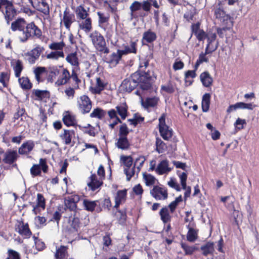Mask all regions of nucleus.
<instances>
[{
  "instance_id": "393cba45",
  "label": "nucleus",
  "mask_w": 259,
  "mask_h": 259,
  "mask_svg": "<svg viewBox=\"0 0 259 259\" xmlns=\"http://www.w3.org/2000/svg\"><path fill=\"white\" fill-rule=\"evenodd\" d=\"M27 24L24 18H19L11 23V29L13 31H18L20 32Z\"/></svg>"
},
{
  "instance_id": "de8ad7c7",
  "label": "nucleus",
  "mask_w": 259,
  "mask_h": 259,
  "mask_svg": "<svg viewBox=\"0 0 259 259\" xmlns=\"http://www.w3.org/2000/svg\"><path fill=\"white\" fill-rule=\"evenodd\" d=\"M64 54L63 51H54L46 55L48 59L57 60L59 58H64Z\"/></svg>"
},
{
  "instance_id": "e433bc0d",
  "label": "nucleus",
  "mask_w": 259,
  "mask_h": 259,
  "mask_svg": "<svg viewBox=\"0 0 259 259\" xmlns=\"http://www.w3.org/2000/svg\"><path fill=\"white\" fill-rule=\"evenodd\" d=\"M66 60L68 63L75 67H77L79 65L78 59L76 53L68 54L66 58Z\"/></svg>"
},
{
  "instance_id": "ddd939ff",
  "label": "nucleus",
  "mask_w": 259,
  "mask_h": 259,
  "mask_svg": "<svg viewBox=\"0 0 259 259\" xmlns=\"http://www.w3.org/2000/svg\"><path fill=\"white\" fill-rule=\"evenodd\" d=\"M89 180L87 185L93 191L99 190L103 184V180L99 178L95 174H92Z\"/></svg>"
},
{
  "instance_id": "423d86ee",
  "label": "nucleus",
  "mask_w": 259,
  "mask_h": 259,
  "mask_svg": "<svg viewBox=\"0 0 259 259\" xmlns=\"http://www.w3.org/2000/svg\"><path fill=\"white\" fill-rule=\"evenodd\" d=\"M120 160L126 167L124 169V171L126 176L127 180L130 181L131 178L135 174L136 171V168L134 166L133 168H131L133 163L132 157L130 156H121Z\"/></svg>"
},
{
  "instance_id": "aec40b11",
  "label": "nucleus",
  "mask_w": 259,
  "mask_h": 259,
  "mask_svg": "<svg viewBox=\"0 0 259 259\" xmlns=\"http://www.w3.org/2000/svg\"><path fill=\"white\" fill-rule=\"evenodd\" d=\"M126 195L127 191L125 189L119 190L117 192L114 197V208L117 209L120 204L125 202L126 199Z\"/></svg>"
},
{
  "instance_id": "dca6fc26",
  "label": "nucleus",
  "mask_w": 259,
  "mask_h": 259,
  "mask_svg": "<svg viewBox=\"0 0 259 259\" xmlns=\"http://www.w3.org/2000/svg\"><path fill=\"white\" fill-rule=\"evenodd\" d=\"M119 50L116 52H114L111 55L104 57V61L109 64L111 66H115L121 59L122 56Z\"/></svg>"
},
{
  "instance_id": "e2e57ef3",
  "label": "nucleus",
  "mask_w": 259,
  "mask_h": 259,
  "mask_svg": "<svg viewBox=\"0 0 259 259\" xmlns=\"http://www.w3.org/2000/svg\"><path fill=\"white\" fill-rule=\"evenodd\" d=\"M181 247L185 251L186 255H191L193 253L195 250L196 249V248L194 246H189L187 244L182 243Z\"/></svg>"
},
{
  "instance_id": "13d9d810",
  "label": "nucleus",
  "mask_w": 259,
  "mask_h": 259,
  "mask_svg": "<svg viewBox=\"0 0 259 259\" xmlns=\"http://www.w3.org/2000/svg\"><path fill=\"white\" fill-rule=\"evenodd\" d=\"M176 89L175 84L171 81H169L166 85L161 86V90L169 94L173 93L175 91Z\"/></svg>"
},
{
  "instance_id": "4468645a",
  "label": "nucleus",
  "mask_w": 259,
  "mask_h": 259,
  "mask_svg": "<svg viewBox=\"0 0 259 259\" xmlns=\"http://www.w3.org/2000/svg\"><path fill=\"white\" fill-rule=\"evenodd\" d=\"M15 230L22 236L29 237L31 235L28 224H24L22 221H17L15 224Z\"/></svg>"
},
{
  "instance_id": "2eb2a0df",
  "label": "nucleus",
  "mask_w": 259,
  "mask_h": 259,
  "mask_svg": "<svg viewBox=\"0 0 259 259\" xmlns=\"http://www.w3.org/2000/svg\"><path fill=\"white\" fill-rule=\"evenodd\" d=\"M255 107L253 103H245L244 102H237L235 104L230 105L227 110V113H229L237 109H248L252 110Z\"/></svg>"
},
{
  "instance_id": "864d4df0",
  "label": "nucleus",
  "mask_w": 259,
  "mask_h": 259,
  "mask_svg": "<svg viewBox=\"0 0 259 259\" xmlns=\"http://www.w3.org/2000/svg\"><path fill=\"white\" fill-rule=\"evenodd\" d=\"M33 94L37 97V100H42L44 98H47L49 95V93L47 91L34 90L33 91Z\"/></svg>"
},
{
  "instance_id": "9b49d317",
  "label": "nucleus",
  "mask_w": 259,
  "mask_h": 259,
  "mask_svg": "<svg viewBox=\"0 0 259 259\" xmlns=\"http://www.w3.org/2000/svg\"><path fill=\"white\" fill-rule=\"evenodd\" d=\"M78 108L83 114L89 113L92 108V103L89 98L86 95L80 97L78 100Z\"/></svg>"
},
{
  "instance_id": "72a5a7b5",
  "label": "nucleus",
  "mask_w": 259,
  "mask_h": 259,
  "mask_svg": "<svg viewBox=\"0 0 259 259\" xmlns=\"http://www.w3.org/2000/svg\"><path fill=\"white\" fill-rule=\"evenodd\" d=\"M116 147L122 150H126L130 147V143L127 137H119L117 142L115 143Z\"/></svg>"
},
{
  "instance_id": "f704fd0d",
  "label": "nucleus",
  "mask_w": 259,
  "mask_h": 259,
  "mask_svg": "<svg viewBox=\"0 0 259 259\" xmlns=\"http://www.w3.org/2000/svg\"><path fill=\"white\" fill-rule=\"evenodd\" d=\"M104 82L99 77L96 78V83L95 86L92 88V92L95 94H100L105 87Z\"/></svg>"
},
{
  "instance_id": "a19ab883",
  "label": "nucleus",
  "mask_w": 259,
  "mask_h": 259,
  "mask_svg": "<svg viewBox=\"0 0 259 259\" xmlns=\"http://www.w3.org/2000/svg\"><path fill=\"white\" fill-rule=\"evenodd\" d=\"M209 54H206V51L205 50V52H201L198 57V59L197 60L195 64L194 68H195V70H197L200 65V64L203 63V62L207 63L209 61V58L207 56Z\"/></svg>"
},
{
  "instance_id": "b1692460",
  "label": "nucleus",
  "mask_w": 259,
  "mask_h": 259,
  "mask_svg": "<svg viewBox=\"0 0 259 259\" xmlns=\"http://www.w3.org/2000/svg\"><path fill=\"white\" fill-rule=\"evenodd\" d=\"M63 121L66 126H74L77 124L75 116L69 111H65L63 114Z\"/></svg>"
},
{
  "instance_id": "f03ea898",
  "label": "nucleus",
  "mask_w": 259,
  "mask_h": 259,
  "mask_svg": "<svg viewBox=\"0 0 259 259\" xmlns=\"http://www.w3.org/2000/svg\"><path fill=\"white\" fill-rule=\"evenodd\" d=\"M18 37L21 42H25L29 39L34 37H39L41 35V31L34 22L27 23L24 28L18 32Z\"/></svg>"
},
{
  "instance_id": "3c124183",
  "label": "nucleus",
  "mask_w": 259,
  "mask_h": 259,
  "mask_svg": "<svg viewBox=\"0 0 259 259\" xmlns=\"http://www.w3.org/2000/svg\"><path fill=\"white\" fill-rule=\"evenodd\" d=\"M65 44L63 41L55 42L49 45V47L52 50L55 51H63Z\"/></svg>"
},
{
  "instance_id": "c9c22d12",
  "label": "nucleus",
  "mask_w": 259,
  "mask_h": 259,
  "mask_svg": "<svg viewBox=\"0 0 259 259\" xmlns=\"http://www.w3.org/2000/svg\"><path fill=\"white\" fill-rule=\"evenodd\" d=\"M210 95L205 93L202 97L201 107L202 111L206 112L209 110L210 105Z\"/></svg>"
},
{
  "instance_id": "338daca9",
  "label": "nucleus",
  "mask_w": 259,
  "mask_h": 259,
  "mask_svg": "<svg viewBox=\"0 0 259 259\" xmlns=\"http://www.w3.org/2000/svg\"><path fill=\"white\" fill-rule=\"evenodd\" d=\"M219 43L218 41L215 42H211V44H207L205 50L206 54H211L215 51L218 48Z\"/></svg>"
},
{
  "instance_id": "cd10ccee",
  "label": "nucleus",
  "mask_w": 259,
  "mask_h": 259,
  "mask_svg": "<svg viewBox=\"0 0 259 259\" xmlns=\"http://www.w3.org/2000/svg\"><path fill=\"white\" fill-rule=\"evenodd\" d=\"M200 79L203 85L205 87H210L213 82V79L207 71H204L200 75Z\"/></svg>"
},
{
  "instance_id": "f257e3e1",
  "label": "nucleus",
  "mask_w": 259,
  "mask_h": 259,
  "mask_svg": "<svg viewBox=\"0 0 259 259\" xmlns=\"http://www.w3.org/2000/svg\"><path fill=\"white\" fill-rule=\"evenodd\" d=\"M153 81L152 76L148 73L144 75L136 71L130 77L123 81L122 86L128 93L131 92L138 85L143 91L148 90L151 88Z\"/></svg>"
},
{
  "instance_id": "052dcab7",
  "label": "nucleus",
  "mask_w": 259,
  "mask_h": 259,
  "mask_svg": "<svg viewBox=\"0 0 259 259\" xmlns=\"http://www.w3.org/2000/svg\"><path fill=\"white\" fill-rule=\"evenodd\" d=\"M246 124V120L240 118H238L234 124L236 130L238 131H240L243 129Z\"/></svg>"
},
{
  "instance_id": "4d7b16f0",
  "label": "nucleus",
  "mask_w": 259,
  "mask_h": 259,
  "mask_svg": "<svg viewBox=\"0 0 259 259\" xmlns=\"http://www.w3.org/2000/svg\"><path fill=\"white\" fill-rule=\"evenodd\" d=\"M97 15L99 17L98 23L100 26H101L102 24L107 23L109 20V15L108 14L98 12Z\"/></svg>"
},
{
  "instance_id": "69168bd1",
  "label": "nucleus",
  "mask_w": 259,
  "mask_h": 259,
  "mask_svg": "<svg viewBox=\"0 0 259 259\" xmlns=\"http://www.w3.org/2000/svg\"><path fill=\"white\" fill-rule=\"evenodd\" d=\"M46 68L44 67H37L34 70L35 77L38 82L40 80V75L46 71Z\"/></svg>"
},
{
  "instance_id": "412c9836",
  "label": "nucleus",
  "mask_w": 259,
  "mask_h": 259,
  "mask_svg": "<svg viewBox=\"0 0 259 259\" xmlns=\"http://www.w3.org/2000/svg\"><path fill=\"white\" fill-rule=\"evenodd\" d=\"M75 132L73 130H64L63 133L60 137L65 145H70L72 140L75 138Z\"/></svg>"
},
{
  "instance_id": "20e7f679",
  "label": "nucleus",
  "mask_w": 259,
  "mask_h": 259,
  "mask_svg": "<svg viewBox=\"0 0 259 259\" xmlns=\"http://www.w3.org/2000/svg\"><path fill=\"white\" fill-rule=\"evenodd\" d=\"M89 37L97 50L105 54L109 53V49L106 46L105 40L99 32L95 30L90 34Z\"/></svg>"
},
{
  "instance_id": "8fccbe9b",
  "label": "nucleus",
  "mask_w": 259,
  "mask_h": 259,
  "mask_svg": "<svg viewBox=\"0 0 259 259\" xmlns=\"http://www.w3.org/2000/svg\"><path fill=\"white\" fill-rule=\"evenodd\" d=\"M106 115V112L100 108L95 109L90 114V117L92 118H97L100 119H102Z\"/></svg>"
},
{
  "instance_id": "c85d7f7f",
  "label": "nucleus",
  "mask_w": 259,
  "mask_h": 259,
  "mask_svg": "<svg viewBox=\"0 0 259 259\" xmlns=\"http://www.w3.org/2000/svg\"><path fill=\"white\" fill-rule=\"evenodd\" d=\"M11 66L14 71L15 76L19 77L24 68L22 61L20 60H13L11 62Z\"/></svg>"
},
{
  "instance_id": "6ab92c4d",
  "label": "nucleus",
  "mask_w": 259,
  "mask_h": 259,
  "mask_svg": "<svg viewBox=\"0 0 259 259\" xmlns=\"http://www.w3.org/2000/svg\"><path fill=\"white\" fill-rule=\"evenodd\" d=\"M78 27L85 33H89L91 31L92 27V21L91 17L84 19L78 20Z\"/></svg>"
},
{
  "instance_id": "1a4fd4ad",
  "label": "nucleus",
  "mask_w": 259,
  "mask_h": 259,
  "mask_svg": "<svg viewBox=\"0 0 259 259\" xmlns=\"http://www.w3.org/2000/svg\"><path fill=\"white\" fill-rule=\"evenodd\" d=\"M32 6L47 16L50 15L48 4L44 0H28Z\"/></svg>"
},
{
  "instance_id": "603ef678",
  "label": "nucleus",
  "mask_w": 259,
  "mask_h": 259,
  "mask_svg": "<svg viewBox=\"0 0 259 259\" xmlns=\"http://www.w3.org/2000/svg\"><path fill=\"white\" fill-rule=\"evenodd\" d=\"M156 150L158 153H163L167 148L165 144L159 138H156Z\"/></svg>"
},
{
  "instance_id": "f8f14e48",
  "label": "nucleus",
  "mask_w": 259,
  "mask_h": 259,
  "mask_svg": "<svg viewBox=\"0 0 259 259\" xmlns=\"http://www.w3.org/2000/svg\"><path fill=\"white\" fill-rule=\"evenodd\" d=\"M75 21V18L74 14L70 12V11L66 8L63 13V18L61 20L60 25L63 23L66 29L69 30L71 25Z\"/></svg>"
},
{
  "instance_id": "bf43d9fd",
  "label": "nucleus",
  "mask_w": 259,
  "mask_h": 259,
  "mask_svg": "<svg viewBox=\"0 0 259 259\" xmlns=\"http://www.w3.org/2000/svg\"><path fill=\"white\" fill-rule=\"evenodd\" d=\"M182 201V196H180L177 197L174 201H172L168 205V206L167 207H168V208L169 209L171 213H173L175 211L179 203Z\"/></svg>"
},
{
  "instance_id": "58836bf2",
  "label": "nucleus",
  "mask_w": 259,
  "mask_h": 259,
  "mask_svg": "<svg viewBox=\"0 0 259 259\" xmlns=\"http://www.w3.org/2000/svg\"><path fill=\"white\" fill-rule=\"evenodd\" d=\"M159 214L161 220L164 223H166L170 221L171 217L168 207L165 206L162 208L159 212Z\"/></svg>"
},
{
  "instance_id": "a878e982",
  "label": "nucleus",
  "mask_w": 259,
  "mask_h": 259,
  "mask_svg": "<svg viewBox=\"0 0 259 259\" xmlns=\"http://www.w3.org/2000/svg\"><path fill=\"white\" fill-rule=\"evenodd\" d=\"M89 10V8H88V10H87L82 5H80L77 7L75 12L77 19V21L90 17L88 12Z\"/></svg>"
},
{
  "instance_id": "7c9ffc66",
  "label": "nucleus",
  "mask_w": 259,
  "mask_h": 259,
  "mask_svg": "<svg viewBox=\"0 0 259 259\" xmlns=\"http://www.w3.org/2000/svg\"><path fill=\"white\" fill-rule=\"evenodd\" d=\"M68 256L67 247L61 245L56 249L55 259H66Z\"/></svg>"
},
{
  "instance_id": "a211bd4d",
  "label": "nucleus",
  "mask_w": 259,
  "mask_h": 259,
  "mask_svg": "<svg viewBox=\"0 0 259 259\" xmlns=\"http://www.w3.org/2000/svg\"><path fill=\"white\" fill-rule=\"evenodd\" d=\"M18 157L16 150H8L4 153L3 161L6 164H12L17 160Z\"/></svg>"
},
{
  "instance_id": "bb28decb",
  "label": "nucleus",
  "mask_w": 259,
  "mask_h": 259,
  "mask_svg": "<svg viewBox=\"0 0 259 259\" xmlns=\"http://www.w3.org/2000/svg\"><path fill=\"white\" fill-rule=\"evenodd\" d=\"M159 98L156 97H148L145 100L142 99L141 104L145 109L155 107L158 102Z\"/></svg>"
},
{
  "instance_id": "680f3d73",
  "label": "nucleus",
  "mask_w": 259,
  "mask_h": 259,
  "mask_svg": "<svg viewBox=\"0 0 259 259\" xmlns=\"http://www.w3.org/2000/svg\"><path fill=\"white\" fill-rule=\"evenodd\" d=\"M143 179L147 186H151L153 185L155 182V178L154 176L150 174H143Z\"/></svg>"
},
{
  "instance_id": "2f4dec72",
  "label": "nucleus",
  "mask_w": 259,
  "mask_h": 259,
  "mask_svg": "<svg viewBox=\"0 0 259 259\" xmlns=\"http://www.w3.org/2000/svg\"><path fill=\"white\" fill-rule=\"evenodd\" d=\"M137 42L135 41H131L128 45L123 46V49L120 50L122 55H125L130 53H135L137 52Z\"/></svg>"
},
{
  "instance_id": "6e6d98bb",
  "label": "nucleus",
  "mask_w": 259,
  "mask_h": 259,
  "mask_svg": "<svg viewBox=\"0 0 259 259\" xmlns=\"http://www.w3.org/2000/svg\"><path fill=\"white\" fill-rule=\"evenodd\" d=\"M149 65V62L147 60H141L140 61V65H139V70L138 71L139 73H141V75H145L148 73L150 75V73L149 71H146V69Z\"/></svg>"
},
{
  "instance_id": "09e8293b",
  "label": "nucleus",
  "mask_w": 259,
  "mask_h": 259,
  "mask_svg": "<svg viewBox=\"0 0 259 259\" xmlns=\"http://www.w3.org/2000/svg\"><path fill=\"white\" fill-rule=\"evenodd\" d=\"M18 81L21 87L23 89L29 90L32 87V84L27 77H22L19 78Z\"/></svg>"
},
{
  "instance_id": "774afa93",
  "label": "nucleus",
  "mask_w": 259,
  "mask_h": 259,
  "mask_svg": "<svg viewBox=\"0 0 259 259\" xmlns=\"http://www.w3.org/2000/svg\"><path fill=\"white\" fill-rule=\"evenodd\" d=\"M129 134V130L125 123H123L119 128V136L120 137H127Z\"/></svg>"
},
{
  "instance_id": "0e129e2a",
  "label": "nucleus",
  "mask_w": 259,
  "mask_h": 259,
  "mask_svg": "<svg viewBox=\"0 0 259 259\" xmlns=\"http://www.w3.org/2000/svg\"><path fill=\"white\" fill-rule=\"evenodd\" d=\"M45 50V48L39 45H37L29 52L37 59L39 58L41 53Z\"/></svg>"
},
{
  "instance_id": "5fc2aeb1",
  "label": "nucleus",
  "mask_w": 259,
  "mask_h": 259,
  "mask_svg": "<svg viewBox=\"0 0 259 259\" xmlns=\"http://www.w3.org/2000/svg\"><path fill=\"white\" fill-rule=\"evenodd\" d=\"M79 228V220L77 218H74L72 221L69 231L75 234H78V230Z\"/></svg>"
},
{
  "instance_id": "79ce46f5",
  "label": "nucleus",
  "mask_w": 259,
  "mask_h": 259,
  "mask_svg": "<svg viewBox=\"0 0 259 259\" xmlns=\"http://www.w3.org/2000/svg\"><path fill=\"white\" fill-rule=\"evenodd\" d=\"M145 160L146 158L144 156H140L135 159L134 162V167L136 168L135 174H138L140 172Z\"/></svg>"
},
{
  "instance_id": "6e6552de",
  "label": "nucleus",
  "mask_w": 259,
  "mask_h": 259,
  "mask_svg": "<svg viewBox=\"0 0 259 259\" xmlns=\"http://www.w3.org/2000/svg\"><path fill=\"white\" fill-rule=\"evenodd\" d=\"M150 194L157 200H165L168 197L167 189L159 186H154L150 191Z\"/></svg>"
},
{
  "instance_id": "0eeeda50",
  "label": "nucleus",
  "mask_w": 259,
  "mask_h": 259,
  "mask_svg": "<svg viewBox=\"0 0 259 259\" xmlns=\"http://www.w3.org/2000/svg\"><path fill=\"white\" fill-rule=\"evenodd\" d=\"M165 115L162 114L159 119V132L161 136L165 140H168L172 136V130L165 124Z\"/></svg>"
},
{
  "instance_id": "7ed1b4c3",
  "label": "nucleus",
  "mask_w": 259,
  "mask_h": 259,
  "mask_svg": "<svg viewBox=\"0 0 259 259\" xmlns=\"http://www.w3.org/2000/svg\"><path fill=\"white\" fill-rule=\"evenodd\" d=\"M70 79H72L75 82V88H79L78 83L80 82V80L78 78L76 73L73 70L71 74H70L69 71L66 68L62 69L55 84L57 87L64 85L68 83Z\"/></svg>"
},
{
  "instance_id": "49530a36",
  "label": "nucleus",
  "mask_w": 259,
  "mask_h": 259,
  "mask_svg": "<svg viewBox=\"0 0 259 259\" xmlns=\"http://www.w3.org/2000/svg\"><path fill=\"white\" fill-rule=\"evenodd\" d=\"M118 114L123 119H125L127 116V107L125 104H122L116 107Z\"/></svg>"
},
{
  "instance_id": "a18cd8bd",
  "label": "nucleus",
  "mask_w": 259,
  "mask_h": 259,
  "mask_svg": "<svg viewBox=\"0 0 259 259\" xmlns=\"http://www.w3.org/2000/svg\"><path fill=\"white\" fill-rule=\"evenodd\" d=\"M196 14V10L194 7H191L190 9H188L184 15V18L188 22L193 21L194 16Z\"/></svg>"
},
{
  "instance_id": "ea45409f",
  "label": "nucleus",
  "mask_w": 259,
  "mask_h": 259,
  "mask_svg": "<svg viewBox=\"0 0 259 259\" xmlns=\"http://www.w3.org/2000/svg\"><path fill=\"white\" fill-rule=\"evenodd\" d=\"M10 78V72L9 71L2 72L0 73V82L4 88H7Z\"/></svg>"
},
{
  "instance_id": "4c0bfd02",
  "label": "nucleus",
  "mask_w": 259,
  "mask_h": 259,
  "mask_svg": "<svg viewBox=\"0 0 259 259\" xmlns=\"http://www.w3.org/2000/svg\"><path fill=\"white\" fill-rule=\"evenodd\" d=\"M200 249L203 251L202 254L204 256L212 254L214 251L213 243L208 242L205 245L201 246Z\"/></svg>"
},
{
  "instance_id": "5701e85b",
  "label": "nucleus",
  "mask_w": 259,
  "mask_h": 259,
  "mask_svg": "<svg viewBox=\"0 0 259 259\" xmlns=\"http://www.w3.org/2000/svg\"><path fill=\"white\" fill-rule=\"evenodd\" d=\"M35 144L32 141H27L23 143L18 149V153L21 155L29 154L34 148Z\"/></svg>"
},
{
  "instance_id": "f3484780",
  "label": "nucleus",
  "mask_w": 259,
  "mask_h": 259,
  "mask_svg": "<svg viewBox=\"0 0 259 259\" xmlns=\"http://www.w3.org/2000/svg\"><path fill=\"white\" fill-rule=\"evenodd\" d=\"M172 168L169 166V161L165 159L161 161L158 163L156 167V172L159 175L167 174L171 171Z\"/></svg>"
},
{
  "instance_id": "4be33fe9",
  "label": "nucleus",
  "mask_w": 259,
  "mask_h": 259,
  "mask_svg": "<svg viewBox=\"0 0 259 259\" xmlns=\"http://www.w3.org/2000/svg\"><path fill=\"white\" fill-rule=\"evenodd\" d=\"M195 226V223L191 224V223L187 226V228L188 229L187 239L189 242H193L198 238V230L194 228Z\"/></svg>"
},
{
  "instance_id": "473e14b6",
  "label": "nucleus",
  "mask_w": 259,
  "mask_h": 259,
  "mask_svg": "<svg viewBox=\"0 0 259 259\" xmlns=\"http://www.w3.org/2000/svg\"><path fill=\"white\" fill-rule=\"evenodd\" d=\"M214 14L217 19L224 21L229 19V15H227L225 12L220 7H216L214 10Z\"/></svg>"
},
{
  "instance_id": "c756f323",
  "label": "nucleus",
  "mask_w": 259,
  "mask_h": 259,
  "mask_svg": "<svg viewBox=\"0 0 259 259\" xmlns=\"http://www.w3.org/2000/svg\"><path fill=\"white\" fill-rule=\"evenodd\" d=\"M46 202L44 196L40 193H38L37 195V204L33 206V212L35 214H36L38 212V207H41L44 210Z\"/></svg>"
},
{
  "instance_id": "c03bdc74",
  "label": "nucleus",
  "mask_w": 259,
  "mask_h": 259,
  "mask_svg": "<svg viewBox=\"0 0 259 259\" xmlns=\"http://www.w3.org/2000/svg\"><path fill=\"white\" fill-rule=\"evenodd\" d=\"M156 38V34L150 30L145 32L143 34V39L148 43L153 42Z\"/></svg>"
},
{
  "instance_id": "39448f33",
  "label": "nucleus",
  "mask_w": 259,
  "mask_h": 259,
  "mask_svg": "<svg viewBox=\"0 0 259 259\" xmlns=\"http://www.w3.org/2000/svg\"><path fill=\"white\" fill-rule=\"evenodd\" d=\"M3 3L5 5V11L2 10L5 20L8 24L12 21L17 15L16 10L14 8L13 2L9 1H4Z\"/></svg>"
},
{
  "instance_id": "9d476101",
  "label": "nucleus",
  "mask_w": 259,
  "mask_h": 259,
  "mask_svg": "<svg viewBox=\"0 0 259 259\" xmlns=\"http://www.w3.org/2000/svg\"><path fill=\"white\" fill-rule=\"evenodd\" d=\"M65 209L75 211L77 208V203L80 200V197L76 194H72L70 196L64 197Z\"/></svg>"
},
{
  "instance_id": "37998d69",
  "label": "nucleus",
  "mask_w": 259,
  "mask_h": 259,
  "mask_svg": "<svg viewBox=\"0 0 259 259\" xmlns=\"http://www.w3.org/2000/svg\"><path fill=\"white\" fill-rule=\"evenodd\" d=\"M98 201H91L88 199H84L83 201V205L88 211H93L97 206Z\"/></svg>"
}]
</instances>
